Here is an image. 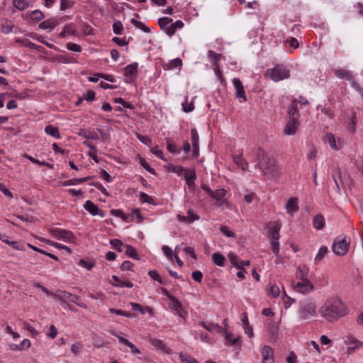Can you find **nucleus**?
<instances>
[{
    "mask_svg": "<svg viewBox=\"0 0 363 363\" xmlns=\"http://www.w3.org/2000/svg\"><path fill=\"white\" fill-rule=\"evenodd\" d=\"M320 314L328 321L337 320L346 315L349 309L339 297L328 299L320 309Z\"/></svg>",
    "mask_w": 363,
    "mask_h": 363,
    "instance_id": "f257e3e1",
    "label": "nucleus"
},
{
    "mask_svg": "<svg viewBox=\"0 0 363 363\" xmlns=\"http://www.w3.org/2000/svg\"><path fill=\"white\" fill-rule=\"evenodd\" d=\"M256 157L258 161L257 166L264 175L269 179H277L280 177L281 171L276 159L266 155L262 149L257 150Z\"/></svg>",
    "mask_w": 363,
    "mask_h": 363,
    "instance_id": "f03ea898",
    "label": "nucleus"
},
{
    "mask_svg": "<svg viewBox=\"0 0 363 363\" xmlns=\"http://www.w3.org/2000/svg\"><path fill=\"white\" fill-rule=\"evenodd\" d=\"M272 226L267 225V238L271 242V250L277 259H279V230L281 224L278 222L272 223Z\"/></svg>",
    "mask_w": 363,
    "mask_h": 363,
    "instance_id": "7ed1b4c3",
    "label": "nucleus"
},
{
    "mask_svg": "<svg viewBox=\"0 0 363 363\" xmlns=\"http://www.w3.org/2000/svg\"><path fill=\"white\" fill-rule=\"evenodd\" d=\"M317 306L315 302L311 299H305L300 302L298 313L300 318L306 320L316 314Z\"/></svg>",
    "mask_w": 363,
    "mask_h": 363,
    "instance_id": "20e7f679",
    "label": "nucleus"
},
{
    "mask_svg": "<svg viewBox=\"0 0 363 363\" xmlns=\"http://www.w3.org/2000/svg\"><path fill=\"white\" fill-rule=\"evenodd\" d=\"M266 77L274 82H279L289 77V71L283 65H277L273 69H268L265 72Z\"/></svg>",
    "mask_w": 363,
    "mask_h": 363,
    "instance_id": "39448f33",
    "label": "nucleus"
},
{
    "mask_svg": "<svg viewBox=\"0 0 363 363\" xmlns=\"http://www.w3.org/2000/svg\"><path fill=\"white\" fill-rule=\"evenodd\" d=\"M53 296L60 300V301H62V303H65L66 300L68 299L83 308H87V306L83 302H82L81 298L79 296L72 294L66 291H56Z\"/></svg>",
    "mask_w": 363,
    "mask_h": 363,
    "instance_id": "423d86ee",
    "label": "nucleus"
},
{
    "mask_svg": "<svg viewBox=\"0 0 363 363\" xmlns=\"http://www.w3.org/2000/svg\"><path fill=\"white\" fill-rule=\"evenodd\" d=\"M350 238L345 236L342 239L336 238L332 246L333 252L338 256H344L350 249Z\"/></svg>",
    "mask_w": 363,
    "mask_h": 363,
    "instance_id": "0eeeda50",
    "label": "nucleus"
},
{
    "mask_svg": "<svg viewBox=\"0 0 363 363\" xmlns=\"http://www.w3.org/2000/svg\"><path fill=\"white\" fill-rule=\"evenodd\" d=\"M49 232L52 236L57 239L64 240L65 241L74 242L75 237L73 233L68 230L60 228H50Z\"/></svg>",
    "mask_w": 363,
    "mask_h": 363,
    "instance_id": "6e6552de",
    "label": "nucleus"
},
{
    "mask_svg": "<svg viewBox=\"0 0 363 363\" xmlns=\"http://www.w3.org/2000/svg\"><path fill=\"white\" fill-rule=\"evenodd\" d=\"M292 286L295 291L306 294L313 289V285L310 281H301L297 283L292 281Z\"/></svg>",
    "mask_w": 363,
    "mask_h": 363,
    "instance_id": "1a4fd4ad",
    "label": "nucleus"
},
{
    "mask_svg": "<svg viewBox=\"0 0 363 363\" xmlns=\"http://www.w3.org/2000/svg\"><path fill=\"white\" fill-rule=\"evenodd\" d=\"M262 363H274V352L270 346L264 345L262 347Z\"/></svg>",
    "mask_w": 363,
    "mask_h": 363,
    "instance_id": "9d476101",
    "label": "nucleus"
},
{
    "mask_svg": "<svg viewBox=\"0 0 363 363\" xmlns=\"http://www.w3.org/2000/svg\"><path fill=\"white\" fill-rule=\"evenodd\" d=\"M184 177L186 181V183L189 187H192L195 186V179L196 178V174L195 169H184Z\"/></svg>",
    "mask_w": 363,
    "mask_h": 363,
    "instance_id": "9b49d317",
    "label": "nucleus"
},
{
    "mask_svg": "<svg viewBox=\"0 0 363 363\" xmlns=\"http://www.w3.org/2000/svg\"><path fill=\"white\" fill-rule=\"evenodd\" d=\"M111 333L113 335L117 337L121 343L128 346L130 349V352L133 354H140V351L128 340H127L126 338H125L123 337L118 335L115 331H111Z\"/></svg>",
    "mask_w": 363,
    "mask_h": 363,
    "instance_id": "f8f14e48",
    "label": "nucleus"
},
{
    "mask_svg": "<svg viewBox=\"0 0 363 363\" xmlns=\"http://www.w3.org/2000/svg\"><path fill=\"white\" fill-rule=\"evenodd\" d=\"M233 83L236 90V96L238 98L243 99L244 101H247L244 87L241 81L238 78H234L233 79Z\"/></svg>",
    "mask_w": 363,
    "mask_h": 363,
    "instance_id": "ddd939ff",
    "label": "nucleus"
},
{
    "mask_svg": "<svg viewBox=\"0 0 363 363\" xmlns=\"http://www.w3.org/2000/svg\"><path fill=\"white\" fill-rule=\"evenodd\" d=\"M298 125V120L291 118L290 121L287 123L284 133L288 135H293L296 133Z\"/></svg>",
    "mask_w": 363,
    "mask_h": 363,
    "instance_id": "4468645a",
    "label": "nucleus"
},
{
    "mask_svg": "<svg viewBox=\"0 0 363 363\" xmlns=\"http://www.w3.org/2000/svg\"><path fill=\"white\" fill-rule=\"evenodd\" d=\"M308 272L309 268L306 265H300L298 267L296 270V277L301 281H309L308 280Z\"/></svg>",
    "mask_w": 363,
    "mask_h": 363,
    "instance_id": "2eb2a0df",
    "label": "nucleus"
},
{
    "mask_svg": "<svg viewBox=\"0 0 363 363\" xmlns=\"http://www.w3.org/2000/svg\"><path fill=\"white\" fill-rule=\"evenodd\" d=\"M59 24V20L55 18H50L40 23L39 24V28L43 30L49 29V30L50 31Z\"/></svg>",
    "mask_w": 363,
    "mask_h": 363,
    "instance_id": "dca6fc26",
    "label": "nucleus"
},
{
    "mask_svg": "<svg viewBox=\"0 0 363 363\" xmlns=\"http://www.w3.org/2000/svg\"><path fill=\"white\" fill-rule=\"evenodd\" d=\"M288 113L291 118L298 119L299 113L297 106V99L292 100L288 110Z\"/></svg>",
    "mask_w": 363,
    "mask_h": 363,
    "instance_id": "f3484780",
    "label": "nucleus"
},
{
    "mask_svg": "<svg viewBox=\"0 0 363 363\" xmlns=\"http://www.w3.org/2000/svg\"><path fill=\"white\" fill-rule=\"evenodd\" d=\"M313 225L316 230H322L325 226V218L322 214H317L313 218Z\"/></svg>",
    "mask_w": 363,
    "mask_h": 363,
    "instance_id": "a211bd4d",
    "label": "nucleus"
},
{
    "mask_svg": "<svg viewBox=\"0 0 363 363\" xmlns=\"http://www.w3.org/2000/svg\"><path fill=\"white\" fill-rule=\"evenodd\" d=\"M113 279L115 281V283H113L112 285L116 287H128V288H132L133 286V284L131 281L127 280V281H121L119 277H118L116 275H113L112 277Z\"/></svg>",
    "mask_w": 363,
    "mask_h": 363,
    "instance_id": "6ab92c4d",
    "label": "nucleus"
},
{
    "mask_svg": "<svg viewBox=\"0 0 363 363\" xmlns=\"http://www.w3.org/2000/svg\"><path fill=\"white\" fill-rule=\"evenodd\" d=\"M84 208L92 216H96L99 213V207L90 200L85 202Z\"/></svg>",
    "mask_w": 363,
    "mask_h": 363,
    "instance_id": "aec40b11",
    "label": "nucleus"
},
{
    "mask_svg": "<svg viewBox=\"0 0 363 363\" xmlns=\"http://www.w3.org/2000/svg\"><path fill=\"white\" fill-rule=\"evenodd\" d=\"M225 190L224 189H219L216 191H213V194H211V197L215 199L217 202H219V204H222L223 199L225 195Z\"/></svg>",
    "mask_w": 363,
    "mask_h": 363,
    "instance_id": "412c9836",
    "label": "nucleus"
},
{
    "mask_svg": "<svg viewBox=\"0 0 363 363\" xmlns=\"http://www.w3.org/2000/svg\"><path fill=\"white\" fill-rule=\"evenodd\" d=\"M286 209L288 213L296 212L298 210V206L296 198H291L286 206Z\"/></svg>",
    "mask_w": 363,
    "mask_h": 363,
    "instance_id": "4be33fe9",
    "label": "nucleus"
},
{
    "mask_svg": "<svg viewBox=\"0 0 363 363\" xmlns=\"http://www.w3.org/2000/svg\"><path fill=\"white\" fill-rule=\"evenodd\" d=\"M184 26V23L182 21H177L174 23H170L169 27L167 29V34L169 36L173 35L177 28H182Z\"/></svg>",
    "mask_w": 363,
    "mask_h": 363,
    "instance_id": "5701e85b",
    "label": "nucleus"
},
{
    "mask_svg": "<svg viewBox=\"0 0 363 363\" xmlns=\"http://www.w3.org/2000/svg\"><path fill=\"white\" fill-rule=\"evenodd\" d=\"M16 42L21 44L22 46L27 47L30 49L36 50L38 51H40L42 49L41 46L37 45L27 39L17 40Z\"/></svg>",
    "mask_w": 363,
    "mask_h": 363,
    "instance_id": "b1692460",
    "label": "nucleus"
},
{
    "mask_svg": "<svg viewBox=\"0 0 363 363\" xmlns=\"http://www.w3.org/2000/svg\"><path fill=\"white\" fill-rule=\"evenodd\" d=\"M333 177L336 185L337 191L340 193L341 187H344V184L342 181V174L339 169H337L336 175H333Z\"/></svg>",
    "mask_w": 363,
    "mask_h": 363,
    "instance_id": "393cba45",
    "label": "nucleus"
},
{
    "mask_svg": "<svg viewBox=\"0 0 363 363\" xmlns=\"http://www.w3.org/2000/svg\"><path fill=\"white\" fill-rule=\"evenodd\" d=\"M212 259L214 264L223 267L225 264V258L219 252H215L212 255Z\"/></svg>",
    "mask_w": 363,
    "mask_h": 363,
    "instance_id": "a878e982",
    "label": "nucleus"
},
{
    "mask_svg": "<svg viewBox=\"0 0 363 363\" xmlns=\"http://www.w3.org/2000/svg\"><path fill=\"white\" fill-rule=\"evenodd\" d=\"M23 157H26V159L29 160L30 162H33L35 164H37L40 165V166H45V167H48L50 169H53V167H54L53 164H52L50 163H48V162H46L45 161L41 162V161H40V160H38L37 159H35L34 157H31L29 155L24 154Z\"/></svg>",
    "mask_w": 363,
    "mask_h": 363,
    "instance_id": "bb28decb",
    "label": "nucleus"
},
{
    "mask_svg": "<svg viewBox=\"0 0 363 363\" xmlns=\"http://www.w3.org/2000/svg\"><path fill=\"white\" fill-rule=\"evenodd\" d=\"M172 21V18H169L168 17H163L158 19V24L160 28L164 30L165 33H167V29H168V28L169 27Z\"/></svg>",
    "mask_w": 363,
    "mask_h": 363,
    "instance_id": "cd10ccee",
    "label": "nucleus"
},
{
    "mask_svg": "<svg viewBox=\"0 0 363 363\" xmlns=\"http://www.w3.org/2000/svg\"><path fill=\"white\" fill-rule=\"evenodd\" d=\"M335 76L340 79H345L348 81L353 77L349 71L345 69H336L335 71Z\"/></svg>",
    "mask_w": 363,
    "mask_h": 363,
    "instance_id": "c85d7f7f",
    "label": "nucleus"
},
{
    "mask_svg": "<svg viewBox=\"0 0 363 363\" xmlns=\"http://www.w3.org/2000/svg\"><path fill=\"white\" fill-rule=\"evenodd\" d=\"M45 131L47 134L50 135L51 136L55 138H60V134L57 128L54 127L51 125H48L45 127Z\"/></svg>",
    "mask_w": 363,
    "mask_h": 363,
    "instance_id": "c756f323",
    "label": "nucleus"
},
{
    "mask_svg": "<svg viewBox=\"0 0 363 363\" xmlns=\"http://www.w3.org/2000/svg\"><path fill=\"white\" fill-rule=\"evenodd\" d=\"M228 258L233 266L236 267L237 268H241V266H242V261H240L235 254L233 252L229 253Z\"/></svg>",
    "mask_w": 363,
    "mask_h": 363,
    "instance_id": "7c9ffc66",
    "label": "nucleus"
},
{
    "mask_svg": "<svg viewBox=\"0 0 363 363\" xmlns=\"http://www.w3.org/2000/svg\"><path fill=\"white\" fill-rule=\"evenodd\" d=\"M125 248H126L125 254L128 257H132L136 260H140V257L138 255L136 250L133 246H131L130 245H126Z\"/></svg>",
    "mask_w": 363,
    "mask_h": 363,
    "instance_id": "2f4dec72",
    "label": "nucleus"
},
{
    "mask_svg": "<svg viewBox=\"0 0 363 363\" xmlns=\"http://www.w3.org/2000/svg\"><path fill=\"white\" fill-rule=\"evenodd\" d=\"M150 342L154 345L155 347L165 352H168L167 347L164 345L162 340L157 339V338H152L150 340Z\"/></svg>",
    "mask_w": 363,
    "mask_h": 363,
    "instance_id": "473e14b6",
    "label": "nucleus"
},
{
    "mask_svg": "<svg viewBox=\"0 0 363 363\" xmlns=\"http://www.w3.org/2000/svg\"><path fill=\"white\" fill-rule=\"evenodd\" d=\"M67 34L72 35H77V30L72 28V25H66L64 30L59 34V37L65 38Z\"/></svg>",
    "mask_w": 363,
    "mask_h": 363,
    "instance_id": "72a5a7b5",
    "label": "nucleus"
},
{
    "mask_svg": "<svg viewBox=\"0 0 363 363\" xmlns=\"http://www.w3.org/2000/svg\"><path fill=\"white\" fill-rule=\"evenodd\" d=\"M225 340L230 343V345H240L241 343L240 337H233V335L231 333L226 332Z\"/></svg>",
    "mask_w": 363,
    "mask_h": 363,
    "instance_id": "f704fd0d",
    "label": "nucleus"
},
{
    "mask_svg": "<svg viewBox=\"0 0 363 363\" xmlns=\"http://www.w3.org/2000/svg\"><path fill=\"white\" fill-rule=\"evenodd\" d=\"M138 69V63L135 62L133 64L129 65L125 67L124 73L127 77H130L135 74L137 72Z\"/></svg>",
    "mask_w": 363,
    "mask_h": 363,
    "instance_id": "c9c22d12",
    "label": "nucleus"
},
{
    "mask_svg": "<svg viewBox=\"0 0 363 363\" xmlns=\"http://www.w3.org/2000/svg\"><path fill=\"white\" fill-rule=\"evenodd\" d=\"M192 219H190L189 217L182 216L181 214H178L177 216V218L179 222L182 223H191L195 220H199V216L198 215H192Z\"/></svg>",
    "mask_w": 363,
    "mask_h": 363,
    "instance_id": "e433bc0d",
    "label": "nucleus"
},
{
    "mask_svg": "<svg viewBox=\"0 0 363 363\" xmlns=\"http://www.w3.org/2000/svg\"><path fill=\"white\" fill-rule=\"evenodd\" d=\"M328 252V249L326 246H322L315 257V262L316 263L320 262L325 255Z\"/></svg>",
    "mask_w": 363,
    "mask_h": 363,
    "instance_id": "4c0bfd02",
    "label": "nucleus"
},
{
    "mask_svg": "<svg viewBox=\"0 0 363 363\" xmlns=\"http://www.w3.org/2000/svg\"><path fill=\"white\" fill-rule=\"evenodd\" d=\"M200 325H202L205 329H206L208 331H212L214 328L216 329V330L218 333H222L223 330V328L218 325V324L214 323H210L208 325H207L205 322L201 321L200 323Z\"/></svg>",
    "mask_w": 363,
    "mask_h": 363,
    "instance_id": "58836bf2",
    "label": "nucleus"
},
{
    "mask_svg": "<svg viewBox=\"0 0 363 363\" xmlns=\"http://www.w3.org/2000/svg\"><path fill=\"white\" fill-rule=\"evenodd\" d=\"M131 23H133L136 28L142 30L145 33H150V29L147 26H146L143 22L137 21L135 18L131 19Z\"/></svg>",
    "mask_w": 363,
    "mask_h": 363,
    "instance_id": "ea45409f",
    "label": "nucleus"
},
{
    "mask_svg": "<svg viewBox=\"0 0 363 363\" xmlns=\"http://www.w3.org/2000/svg\"><path fill=\"white\" fill-rule=\"evenodd\" d=\"M40 240L52 245V246H55V247H57L59 249H62V250H65L67 252H68L69 254L72 253V250L70 247L66 246V245H63L62 244H60V243H57V242H53L50 240H45V239H40Z\"/></svg>",
    "mask_w": 363,
    "mask_h": 363,
    "instance_id": "a19ab883",
    "label": "nucleus"
},
{
    "mask_svg": "<svg viewBox=\"0 0 363 363\" xmlns=\"http://www.w3.org/2000/svg\"><path fill=\"white\" fill-rule=\"evenodd\" d=\"M180 359L182 363H198L197 360L191 356L181 352L179 354Z\"/></svg>",
    "mask_w": 363,
    "mask_h": 363,
    "instance_id": "79ce46f5",
    "label": "nucleus"
},
{
    "mask_svg": "<svg viewBox=\"0 0 363 363\" xmlns=\"http://www.w3.org/2000/svg\"><path fill=\"white\" fill-rule=\"evenodd\" d=\"M194 104L192 101H189L188 98L186 99L185 101L182 104V110L186 112L189 113L194 110Z\"/></svg>",
    "mask_w": 363,
    "mask_h": 363,
    "instance_id": "37998d69",
    "label": "nucleus"
},
{
    "mask_svg": "<svg viewBox=\"0 0 363 363\" xmlns=\"http://www.w3.org/2000/svg\"><path fill=\"white\" fill-rule=\"evenodd\" d=\"M182 65V60L177 57L171 61L167 65V67L169 69H172L174 68L179 67Z\"/></svg>",
    "mask_w": 363,
    "mask_h": 363,
    "instance_id": "c03bdc74",
    "label": "nucleus"
},
{
    "mask_svg": "<svg viewBox=\"0 0 363 363\" xmlns=\"http://www.w3.org/2000/svg\"><path fill=\"white\" fill-rule=\"evenodd\" d=\"M43 13L40 10H35L32 12L30 18L33 21H40L44 18Z\"/></svg>",
    "mask_w": 363,
    "mask_h": 363,
    "instance_id": "a18cd8bd",
    "label": "nucleus"
},
{
    "mask_svg": "<svg viewBox=\"0 0 363 363\" xmlns=\"http://www.w3.org/2000/svg\"><path fill=\"white\" fill-rule=\"evenodd\" d=\"M60 10L65 11L66 9L72 8L74 4V1L72 0H60Z\"/></svg>",
    "mask_w": 363,
    "mask_h": 363,
    "instance_id": "49530a36",
    "label": "nucleus"
},
{
    "mask_svg": "<svg viewBox=\"0 0 363 363\" xmlns=\"http://www.w3.org/2000/svg\"><path fill=\"white\" fill-rule=\"evenodd\" d=\"M14 6L19 10H24L28 6V4L24 0H13Z\"/></svg>",
    "mask_w": 363,
    "mask_h": 363,
    "instance_id": "de8ad7c7",
    "label": "nucleus"
},
{
    "mask_svg": "<svg viewBox=\"0 0 363 363\" xmlns=\"http://www.w3.org/2000/svg\"><path fill=\"white\" fill-rule=\"evenodd\" d=\"M326 140L330 145V147L334 150H338L336 144H335V136L332 133H328L325 135Z\"/></svg>",
    "mask_w": 363,
    "mask_h": 363,
    "instance_id": "09e8293b",
    "label": "nucleus"
},
{
    "mask_svg": "<svg viewBox=\"0 0 363 363\" xmlns=\"http://www.w3.org/2000/svg\"><path fill=\"white\" fill-rule=\"evenodd\" d=\"M220 232L228 238H235V234L234 232L230 230V228L225 225H222L220 228Z\"/></svg>",
    "mask_w": 363,
    "mask_h": 363,
    "instance_id": "8fccbe9b",
    "label": "nucleus"
},
{
    "mask_svg": "<svg viewBox=\"0 0 363 363\" xmlns=\"http://www.w3.org/2000/svg\"><path fill=\"white\" fill-rule=\"evenodd\" d=\"M140 164L148 172H150L152 174H156L155 170L149 165V164L146 162V160L144 158H142V157L140 158Z\"/></svg>",
    "mask_w": 363,
    "mask_h": 363,
    "instance_id": "3c124183",
    "label": "nucleus"
},
{
    "mask_svg": "<svg viewBox=\"0 0 363 363\" xmlns=\"http://www.w3.org/2000/svg\"><path fill=\"white\" fill-rule=\"evenodd\" d=\"M168 170L174 172L178 175H182L184 171V168L182 166H175L174 164H169L168 167Z\"/></svg>",
    "mask_w": 363,
    "mask_h": 363,
    "instance_id": "603ef678",
    "label": "nucleus"
},
{
    "mask_svg": "<svg viewBox=\"0 0 363 363\" xmlns=\"http://www.w3.org/2000/svg\"><path fill=\"white\" fill-rule=\"evenodd\" d=\"M30 346V341L28 339L23 340L19 345H15V347H11L12 350H22L24 347L28 348Z\"/></svg>",
    "mask_w": 363,
    "mask_h": 363,
    "instance_id": "864d4df0",
    "label": "nucleus"
},
{
    "mask_svg": "<svg viewBox=\"0 0 363 363\" xmlns=\"http://www.w3.org/2000/svg\"><path fill=\"white\" fill-rule=\"evenodd\" d=\"M192 146H199V134L195 128L191 130Z\"/></svg>",
    "mask_w": 363,
    "mask_h": 363,
    "instance_id": "5fc2aeb1",
    "label": "nucleus"
},
{
    "mask_svg": "<svg viewBox=\"0 0 363 363\" xmlns=\"http://www.w3.org/2000/svg\"><path fill=\"white\" fill-rule=\"evenodd\" d=\"M123 30V24L120 21H117L113 24V30L115 34L120 35Z\"/></svg>",
    "mask_w": 363,
    "mask_h": 363,
    "instance_id": "6e6d98bb",
    "label": "nucleus"
},
{
    "mask_svg": "<svg viewBox=\"0 0 363 363\" xmlns=\"http://www.w3.org/2000/svg\"><path fill=\"white\" fill-rule=\"evenodd\" d=\"M208 55L210 58H211L214 61V65H218V62L221 58L222 55L218 54L213 52V50H209Z\"/></svg>",
    "mask_w": 363,
    "mask_h": 363,
    "instance_id": "4d7b16f0",
    "label": "nucleus"
},
{
    "mask_svg": "<svg viewBox=\"0 0 363 363\" xmlns=\"http://www.w3.org/2000/svg\"><path fill=\"white\" fill-rule=\"evenodd\" d=\"M114 101H115V103L122 104L123 106L125 108H130V109L134 108V106L130 103L125 101L122 98H116V99H114Z\"/></svg>",
    "mask_w": 363,
    "mask_h": 363,
    "instance_id": "13d9d810",
    "label": "nucleus"
},
{
    "mask_svg": "<svg viewBox=\"0 0 363 363\" xmlns=\"http://www.w3.org/2000/svg\"><path fill=\"white\" fill-rule=\"evenodd\" d=\"M67 48L69 50L80 52H82V48L79 45L73 43H69L67 44Z\"/></svg>",
    "mask_w": 363,
    "mask_h": 363,
    "instance_id": "bf43d9fd",
    "label": "nucleus"
},
{
    "mask_svg": "<svg viewBox=\"0 0 363 363\" xmlns=\"http://www.w3.org/2000/svg\"><path fill=\"white\" fill-rule=\"evenodd\" d=\"M140 200L143 203H152L153 199L146 193L142 192L140 194Z\"/></svg>",
    "mask_w": 363,
    "mask_h": 363,
    "instance_id": "052dcab7",
    "label": "nucleus"
},
{
    "mask_svg": "<svg viewBox=\"0 0 363 363\" xmlns=\"http://www.w3.org/2000/svg\"><path fill=\"white\" fill-rule=\"evenodd\" d=\"M79 264L83 267L84 268H86L88 270L91 269V268L94 265V262L91 261L85 260L83 259H81L79 260Z\"/></svg>",
    "mask_w": 363,
    "mask_h": 363,
    "instance_id": "680f3d73",
    "label": "nucleus"
},
{
    "mask_svg": "<svg viewBox=\"0 0 363 363\" xmlns=\"http://www.w3.org/2000/svg\"><path fill=\"white\" fill-rule=\"evenodd\" d=\"M133 266H134V264L131 262L125 261L121 264L120 269L122 271H126V270L133 271Z\"/></svg>",
    "mask_w": 363,
    "mask_h": 363,
    "instance_id": "e2e57ef3",
    "label": "nucleus"
},
{
    "mask_svg": "<svg viewBox=\"0 0 363 363\" xmlns=\"http://www.w3.org/2000/svg\"><path fill=\"white\" fill-rule=\"evenodd\" d=\"M148 274L152 279L157 281L160 284H163L162 279L160 277V276L159 275L157 271H156V270L149 271Z\"/></svg>",
    "mask_w": 363,
    "mask_h": 363,
    "instance_id": "0e129e2a",
    "label": "nucleus"
},
{
    "mask_svg": "<svg viewBox=\"0 0 363 363\" xmlns=\"http://www.w3.org/2000/svg\"><path fill=\"white\" fill-rule=\"evenodd\" d=\"M192 279L198 283H201L203 278V274L199 270H196L192 272Z\"/></svg>",
    "mask_w": 363,
    "mask_h": 363,
    "instance_id": "69168bd1",
    "label": "nucleus"
},
{
    "mask_svg": "<svg viewBox=\"0 0 363 363\" xmlns=\"http://www.w3.org/2000/svg\"><path fill=\"white\" fill-rule=\"evenodd\" d=\"M350 82H351L352 86L356 91H357L361 94V96L363 97V89L360 87L358 82L353 77L352 78V79L350 80Z\"/></svg>",
    "mask_w": 363,
    "mask_h": 363,
    "instance_id": "338daca9",
    "label": "nucleus"
},
{
    "mask_svg": "<svg viewBox=\"0 0 363 363\" xmlns=\"http://www.w3.org/2000/svg\"><path fill=\"white\" fill-rule=\"evenodd\" d=\"M270 294L274 298H277L279 296L280 290L277 285L272 284L270 286Z\"/></svg>",
    "mask_w": 363,
    "mask_h": 363,
    "instance_id": "774afa93",
    "label": "nucleus"
}]
</instances>
